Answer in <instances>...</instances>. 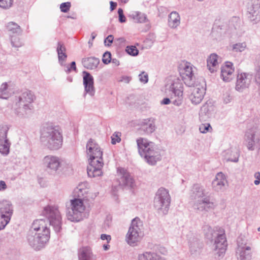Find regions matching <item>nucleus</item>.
I'll use <instances>...</instances> for the list:
<instances>
[{
  "label": "nucleus",
  "instance_id": "nucleus-1",
  "mask_svg": "<svg viewBox=\"0 0 260 260\" xmlns=\"http://www.w3.org/2000/svg\"><path fill=\"white\" fill-rule=\"evenodd\" d=\"M27 242L36 250L43 248L50 238V230L44 219L35 220L27 235Z\"/></svg>",
  "mask_w": 260,
  "mask_h": 260
},
{
  "label": "nucleus",
  "instance_id": "nucleus-2",
  "mask_svg": "<svg viewBox=\"0 0 260 260\" xmlns=\"http://www.w3.org/2000/svg\"><path fill=\"white\" fill-rule=\"evenodd\" d=\"M87 153L89 156V164L87 173L89 177H95L102 175L103 166V152L96 142L90 139L86 144Z\"/></svg>",
  "mask_w": 260,
  "mask_h": 260
},
{
  "label": "nucleus",
  "instance_id": "nucleus-3",
  "mask_svg": "<svg viewBox=\"0 0 260 260\" xmlns=\"http://www.w3.org/2000/svg\"><path fill=\"white\" fill-rule=\"evenodd\" d=\"M203 231L205 237L210 240L215 238L213 250L215 257L217 259L222 258L226 250L227 243L224 230L219 227L212 228L208 224L203 226Z\"/></svg>",
  "mask_w": 260,
  "mask_h": 260
},
{
  "label": "nucleus",
  "instance_id": "nucleus-4",
  "mask_svg": "<svg viewBox=\"0 0 260 260\" xmlns=\"http://www.w3.org/2000/svg\"><path fill=\"white\" fill-rule=\"evenodd\" d=\"M190 197L191 200H194L193 207L197 212H208L214 210L217 207L214 200L207 196L204 186L199 184L192 186Z\"/></svg>",
  "mask_w": 260,
  "mask_h": 260
},
{
  "label": "nucleus",
  "instance_id": "nucleus-5",
  "mask_svg": "<svg viewBox=\"0 0 260 260\" xmlns=\"http://www.w3.org/2000/svg\"><path fill=\"white\" fill-rule=\"evenodd\" d=\"M137 143L139 153L148 164L155 165L160 160V150L154 143L144 138H139L137 140Z\"/></svg>",
  "mask_w": 260,
  "mask_h": 260
},
{
  "label": "nucleus",
  "instance_id": "nucleus-6",
  "mask_svg": "<svg viewBox=\"0 0 260 260\" xmlns=\"http://www.w3.org/2000/svg\"><path fill=\"white\" fill-rule=\"evenodd\" d=\"M36 100V96L30 90H26L15 95L13 100L12 109L19 116L26 114L28 110H31L32 103Z\"/></svg>",
  "mask_w": 260,
  "mask_h": 260
},
{
  "label": "nucleus",
  "instance_id": "nucleus-7",
  "mask_svg": "<svg viewBox=\"0 0 260 260\" xmlns=\"http://www.w3.org/2000/svg\"><path fill=\"white\" fill-rule=\"evenodd\" d=\"M167 89L170 95V99L165 98L161 101V104L168 105L172 103L173 105L180 106L183 101V86L178 78H174L170 85H168Z\"/></svg>",
  "mask_w": 260,
  "mask_h": 260
},
{
  "label": "nucleus",
  "instance_id": "nucleus-8",
  "mask_svg": "<svg viewBox=\"0 0 260 260\" xmlns=\"http://www.w3.org/2000/svg\"><path fill=\"white\" fill-rule=\"evenodd\" d=\"M171 200L168 189L160 187L157 190L154 198L153 206L158 214L166 215L168 213Z\"/></svg>",
  "mask_w": 260,
  "mask_h": 260
},
{
  "label": "nucleus",
  "instance_id": "nucleus-9",
  "mask_svg": "<svg viewBox=\"0 0 260 260\" xmlns=\"http://www.w3.org/2000/svg\"><path fill=\"white\" fill-rule=\"evenodd\" d=\"M40 141L50 150H58L62 145V136L59 131H41Z\"/></svg>",
  "mask_w": 260,
  "mask_h": 260
},
{
  "label": "nucleus",
  "instance_id": "nucleus-10",
  "mask_svg": "<svg viewBox=\"0 0 260 260\" xmlns=\"http://www.w3.org/2000/svg\"><path fill=\"white\" fill-rule=\"evenodd\" d=\"M42 214L45 216L56 233L61 229L62 218L58 208L56 206H47L44 207Z\"/></svg>",
  "mask_w": 260,
  "mask_h": 260
},
{
  "label": "nucleus",
  "instance_id": "nucleus-11",
  "mask_svg": "<svg viewBox=\"0 0 260 260\" xmlns=\"http://www.w3.org/2000/svg\"><path fill=\"white\" fill-rule=\"evenodd\" d=\"M178 71L182 80L187 86H193L196 83L195 73L196 68L190 62H181L178 67Z\"/></svg>",
  "mask_w": 260,
  "mask_h": 260
},
{
  "label": "nucleus",
  "instance_id": "nucleus-12",
  "mask_svg": "<svg viewBox=\"0 0 260 260\" xmlns=\"http://www.w3.org/2000/svg\"><path fill=\"white\" fill-rule=\"evenodd\" d=\"M143 225V222L139 217H136L132 220L125 237V240L128 245L134 246L140 240Z\"/></svg>",
  "mask_w": 260,
  "mask_h": 260
},
{
  "label": "nucleus",
  "instance_id": "nucleus-13",
  "mask_svg": "<svg viewBox=\"0 0 260 260\" xmlns=\"http://www.w3.org/2000/svg\"><path fill=\"white\" fill-rule=\"evenodd\" d=\"M71 208L68 210L67 217L68 220L78 222L83 219L85 206L81 199H74L71 200Z\"/></svg>",
  "mask_w": 260,
  "mask_h": 260
},
{
  "label": "nucleus",
  "instance_id": "nucleus-14",
  "mask_svg": "<svg viewBox=\"0 0 260 260\" xmlns=\"http://www.w3.org/2000/svg\"><path fill=\"white\" fill-rule=\"evenodd\" d=\"M13 213V205L10 201H0V230H3L10 222Z\"/></svg>",
  "mask_w": 260,
  "mask_h": 260
},
{
  "label": "nucleus",
  "instance_id": "nucleus-15",
  "mask_svg": "<svg viewBox=\"0 0 260 260\" xmlns=\"http://www.w3.org/2000/svg\"><path fill=\"white\" fill-rule=\"evenodd\" d=\"M238 248L236 254L238 260H251L252 257L251 245L242 238L237 240Z\"/></svg>",
  "mask_w": 260,
  "mask_h": 260
},
{
  "label": "nucleus",
  "instance_id": "nucleus-16",
  "mask_svg": "<svg viewBox=\"0 0 260 260\" xmlns=\"http://www.w3.org/2000/svg\"><path fill=\"white\" fill-rule=\"evenodd\" d=\"M62 164L61 158L53 155H46L42 159L43 167L50 173H56L61 167Z\"/></svg>",
  "mask_w": 260,
  "mask_h": 260
},
{
  "label": "nucleus",
  "instance_id": "nucleus-17",
  "mask_svg": "<svg viewBox=\"0 0 260 260\" xmlns=\"http://www.w3.org/2000/svg\"><path fill=\"white\" fill-rule=\"evenodd\" d=\"M247 17L253 24L260 21V2L259 0H250L247 4Z\"/></svg>",
  "mask_w": 260,
  "mask_h": 260
},
{
  "label": "nucleus",
  "instance_id": "nucleus-18",
  "mask_svg": "<svg viewBox=\"0 0 260 260\" xmlns=\"http://www.w3.org/2000/svg\"><path fill=\"white\" fill-rule=\"evenodd\" d=\"M190 93L189 95V99L191 102L194 105L200 104L203 100L205 94V88L200 85L196 83L193 86H190Z\"/></svg>",
  "mask_w": 260,
  "mask_h": 260
},
{
  "label": "nucleus",
  "instance_id": "nucleus-19",
  "mask_svg": "<svg viewBox=\"0 0 260 260\" xmlns=\"http://www.w3.org/2000/svg\"><path fill=\"white\" fill-rule=\"evenodd\" d=\"M83 74L84 75L83 81L85 91L84 96L85 97L86 94H88L92 97L94 95L95 93V89L94 87L93 77L90 73L86 71H83Z\"/></svg>",
  "mask_w": 260,
  "mask_h": 260
},
{
  "label": "nucleus",
  "instance_id": "nucleus-20",
  "mask_svg": "<svg viewBox=\"0 0 260 260\" xmlns=\"http://www.w3.org/2000/svg\"><path fill=\"white\" fill-rule=\"evenodd\" d=\"M251 79L252 76L249 74L246 73L238 74L237 77L235 89L239 92H242L249 87Z\"/></svg>",
  "mask_w": 260,
  "mask_h": 260
},
{
  "label": "nucleus",
  "instance_id": "nucleus-21",
  "mask_svg": "<svg viewBox=\"0 0 260 260\" xmlns=\"http://www.w3.org/2000/svg\"><path fill=\"white\" fill-rule=\"evenodd\" d=\"M118 180L120 185L133 188L135 181L129 173L122 168L118 169Z\"/></svg>",
  "mask_w": 260,
  "mask_h": 260
},
{
  "label": "nucleus",
  "instance_id": "nucleus-22",
  "mask_svg": "<svg viewBox=\"0 0 260 260\" xmlns=\"http://www.w3.org/2000/svg\"><path fill=\"white\" fill-rule=\"evenodd\" d=\"M234 71L233 63L226 61L221 67V78L223 81L229 82L234 78Z\"/></svg>",
  "mask_w": 260,
  "mask_h": 260
},
{
  "label": "nucleus",
  "instance_id": "nucleus-23",
  "mask_svg": "<svg viewBox=\"0 0 260 260\" xmlns=\"http://www.w3.org/2000/svg\"><path fill=\"white\" fill-rule=\"evenodd\" d=\"M227 180L225 175L222 172L218 173L213 180L212 186L215 191H222L225 189Z\"/></svg>",
  "mask_w": 260,
  "mask_h": 260
},
{
  "label": "nucleus",
  "instance_id": "nucleus-24",
  "mask_svg": "<svg viewBox=\"0 0 260 260\" xmlns=\"http://www.w3.org/2000/svg\"><path fill=\"white\" fill-rule=\"evenodd\" d=\"M245 145L250 151H253L260 146L259 137L254 133H247L245 138Z\"/></svg>",
  "mask_w": 260,
  "mask_h": 260
},
{
  "label": "nucleus",
  "instance_id": "nucleus-25",
  "mask_svg": "<svg viewBox=\"0 0 260 260\" xmlns=\"http://www.w3.org/2000/svg\"><path fill=\"white\" fill-rule=\"evenodd\" d=\"M7 131H0V153L7 155L10 152L11 143L7 139Z\"/></svg>",
  "mask_w": 260,
  "mask_h": 260
},
{
  "label": "nucleus",
  "instance_id": "nucleus-26",
  "mask_svg": "<svg viewBox=\"0 0 260 260\" xmlns=\"http://www.w3.org/2000/svg\"><path fill=\"white\" fill-rule=\"evenodd\" d=\"M219 56L215 53H212L207 59V66L209 71L213 73L216 72L219 67Z\"/></svg>",
  "mask_w": 260,
  "mask_h": 260
},
{
  "label": "nucleus",
  "instance_id": "nucleus-27",
  "mask_svg": "<svg viewBox=\"0 0 260 260\" xmlns=\"http://www.w3.org/2000/svg\"><path fill=\"white\" fill-rule=\"evenodd\" d=\"M78 258L79 260H96V255L89 247H83L79 250Z\"/></svg>",
  "mask_w": 260,
  "mask_h": 260
},
{
  "label": "nucleus",
  "instance_id": "nucleus-28",
  "mask_svg": "<svg viewBox=\"0 0 260 260\" xmlns=\"http://www.w3.org/2000/svg\"><path fill=\"white\" fill-rule=\"evenodd\" d=\"M56 51L59 63L61 66H64V63L67 58V55L66 53V48L62 42H58L57 43Z\"/></svg>",
  "mask_w": 260,
  "mask_h": 260
},
{
  "label": "nucleus",
  "instance_id": "nucleus-29",
  "mask_svg": "<svg viewBox=\"0 0 260 260\" xmlns=\"http://www.w3.org/2000/svg\"><path fill=\"white\" fill-rule=\"evenodd\" d=\"M87 183L86 182L81 183L74 190L75 196L78 199H81L82 200L86 198V194L88 192V189L87 188Z\"/></svg>",
  "mask_w": 260,
  "mask_h": 260
},
{
  "label": "nucleus",
  "instance_id": "nucleus-30",
  "mask_svg": "<svg viewBox=\"0 0 260 260\" xmlns=\"http://www.w3.org/2000/svg\"><path fill=\"white\" fill-rule=\"evenodd\" d=\"M99 63V59L94 57L84 58L82 60V63L84 67L89 70L95 69Z\"/></svg>",
  "mask_w": 260,
  "mask_h": 260
},
{
  "label": "nucleus",
  "instance_id": "nucleus-31",
  "mask_svg": "<svg viewBox=\"0 0 260 260\" xmlns=\"http://www.w3.org/2000/svg\"><path fill=\"white\" fill-rule=\"evenodd\" d=\"M169 26L172 28H175L180 24V17L179 14L176 11L172 12L168 19Z\"/></svg>",
  "mask_w": 260,
  "mask_h": 260
},
{
  "label": "nucleus",
  "instance_id": "nucleus-32",
  "mask_svg": "<svg viewBox=\"0 0 260 260\" xmlns=\"http://www.w3.org/2000/svg\"><path fill=\"white\" fill-rule=\"evenodd\" d=\"M155 119L153 118H149L144 119L140 120L138 125L141 126V128L143 129L154 130L155 128Z\"/></svg>",
  "mask_w": 260,
  "mask_h": 260
},
{
  "label": "nucleus",
  "instance_id": "nucleus-33",
  "mask_svg": "<svg viewBox=\"0 0 260 260\" xmlns=\"http://www.w3.org/2000/svg\"><path fill=\"white\" fill-rule=\"evenodd\" d=\"M215 110L214 106L211 102H207L201 108L200 114L205 115L208 117H211Z\"/></svg>",
  "mask_w": 260,
  "mask_h": 260
},
{
  "label": "nucleus",
  "instance_id": "nucleus-34",
  "mask_svg": "<svg viewBox=\"0 0 260 260\" xmlns=\"http://www.w3.org/2000/svg\"><path fill=\"white\" fill-rule=\"evenodd\" d=\"M13 93L7 82L2 83L0 87V99H8Z\"/></svg>",
  "mask_w": 260,
  "mask_h": 260
},
{
  "label": "nucleus",
  "instance_id": "nucleus-35",
  "mask_svg": "<svg viewBox=\"0 0 260 260\" xmlns=\"http://www.w3.org/2000/svg\"><path fill=\"white\" fill-rule=\"evenodd\" d=\"M190 251L192 253L197 252L200 248V244L198 239L194 236L190 237L188 240Z\"/></svg>",
  "mask_w": 260,
  "mask_h": 260
},
{
  "label": "nucleus",
  "instance_id": "nucleus-36",
  "mask_svg": "<svg viewBox=\"0 0 260 260\" xmlns=\"http://www.w3.org/2000/svg\"><path fill=\"white\" fill-rule=\"evenodd\" d=\"M129 16L137 23H144L147 20L146 15L140 12H134Z\"/></svg>",
  "mask_w": 260,
  "mask_h": 260
},
{
  "label": "nucleus",
  "instance_id": "nucleus-37",
  "mask_svg": "<svg viewBox=\"0 0 260 260\" xmlns=\"http://www.w3.org/2000/svg\"><path fill=\"white\" fill-rule=\"evenodd\" d=\"M157 253L153 251H145L139 254L138 256V260H154Z\"/></svg>",
  "mask_w": 260,
  "mask_h": 260
},
{
  "label": "nucleus",
  "instance_id": "nucleus-38",
  "mask_svg": "<svg viewBox=\"0 0 260 260\" xmlns=\"http://www.w3.org/2000/svg\"><path fill=\"white\" fill-rule=\"evenodd\" d=\"M7 27L8 30L12 34L20 35L22 32L20 26L15 22H10L8 23Z\"/></svg>",
  "mask_w": 260,
  "mask_h": 260
},
{
  "label": "nucleus",
  "instance_id": "nucleus-39",
  "mask_svg": "<svg viewBox=\"0 0 260 260\" xmlns=\"http://www.w3.org/2000/svg\"><path fill=\"white\" fill-rule=\"evenodd\" d=\"M232 51L235 52H242L247 48L245 42H239L231 46Z\"/></svg>",
  "mask_w": 260,
  "mask_h": 260
},
{
  "label": "nucleus",
  "instance_id": "nucleus-40",
  "mask_svg": "<svg viewBox=\"0 0 260 260\" xmlns=\"http://www.w3.org/2000/svg\"><path fill=\"white\" fill-rule=\"evenodd\" d=\"M42 128L44 130H58L59 127L58 125H55L51 122H46L42 124Z\"/></svg>",
  "mask_w": 260,
  "mask_h": 260
},
{
  "label": "nucleus",
  "instance_id": "nucleus-41",
  "mask_svg": "<svg viewBox=\"0 0 260 260\" xmlns=\"http://www.w3.org/2000/svg\"><path fill=\"white\" fill-rule=\"evenodd\" d=\"M121 134L119 131L115 132L111 137V143L113 145L121 141Z\"/></svg>",
  "mask_w": 260,
  "mask_h": 260
},
{
  "label": "nucleus",
  "instance_id": "nucleus-42",
  "mask_svg": "<svg viewBox=\"0 0 260 260\" xmlns=\"http://www.w3.org/2000/svg\"><path fill=\"white\" fill-rule=\"evenodd\" d=\"M126 52L130 55L136 56L139 54V50L135 46H128L125 49Z\"/></svg>",
  "mask_w": 260,
  "mask_h": 260
},
{
  "label": "nucleus",
  "instance_id": "nucleus-43",
  "mask_svg": "<svg viewBox=\"0 0 260 260\" xmlns=\"http://www.w3.org/2000/svg\"><path fill=\"white\" fill-rule=\"evenodd\" d=\"M13 0H0V7L4 9H8L13 4Z\"/></svg>",
  "mask_w": 260,
  "mask_h": 260
},
{
  "label": "nucleus",
  "instance_id": "nucleus-44",
  "mask_svg": "<svg viewBox=\"0 0 260 260\" xmlns=\"http://www.w3.org/2000/svg\"><path fill=\"white\" fill-rule=\"evenodd\" d=\"M11 44L13 47L18 48L22 45V43L20 41L19 37L13 36L11 37Z\"/></svg>",
  "mask_w": 260,
  "mask_h": 260
},
{
  "label": "nucleus",
  "instance_id": "nucleus-45",
  "mask_svg": "<svg viewBox=\"0 0 260 260\" xmlns=\"http://www.w3.org/2000/svg\"><path fill=\"white\" fill-rule=\"evenodd\" d=\"M71 7V4L70 2H65L60 4V9L62 12L67 13L69 11Z\"/></svg>",
  "mask_w": 260,
  "mask_h": 260
},
{
  "label": "nucleus",
  "instance_id": "nucleus-46",
  "mask_svg": "<svg viewBox=\"0 0 260 260\" xmlns=\"http://www.w3.org/2000/svg\"><path fill=\"white\" fill-rule=\"evenodd\" d=\"M111 54L109 52H105L103 56L102 61L104 63L107 64L110 62L111 60Z\"/></svg>",
  "mask_w": 260,
  "mask_h": 260
},
{
  "label": "nucleus",
  "instance_id": "nucleus-47",
  "mask_svg": "<svg viewBox=\"0 0 260 260\" xmlns=\"http://www.w3.org/2000/svg\"><path fill=\"white\" fill-rule=\"evenodd\" d=\"M232 96L229 92H226L223 94L222 100L224 104H227L232 101Z\"/></svg>",
  "mask_w": 260,
  "mask_h": 260
},
{
  "label": "nucleus",
  "instance_id": "nucleus-48",
  "mask_svg": "<svg viewBox=\"0 0 260 260\" xmlns=\"http://www.w3.org/2000/svg\"><path fill=\"white\" fill-rule=\"evenodd\" d=\"M139 80L141 82L143 83H147L148 81V74L145 72H142L140 74H139Z\"/></svg>",
  "mask_w": 260,
  "mask_h": 260
},
{
  "label": "nucleus",
  "instance_id": "nucleus-49",
  "mask_svg": "<svg viewBox=\"0 0 260 260\" xmlns=\"http://www.w3.org/2000/svg\"><path fill=\"white\" fill-rule=\"evenodd\" d=\"M118 14L119 16V21L121 23H123L126 21V18L123 14V10L121 8H119L118 10Z\"/></svg>",
  "mask_w": 260,
  "mask_h": 260
},
{
  "label": "nucleus",
  "instance_id": "nucleus-50",
  "mask_svg": "<svg viewBox=\"0 0 260 260\" xmlns=\"http://www.w3.org/2000/svg\"><path fill=\"white\" fill-rule=\"evenodd\" d=\"M255 81L258 86V94L260 95V69L258 70L256 74Z\"/></svg>",
  "mask_w": 260,
  "mask_h": 260
},
{
  "label": "nucleus",
  "instance_id": "nucleus-51",
  "mask_svg": "<svg viewBox=\"0 0 260 260\" xmlns=\"http://www.w3.org/2000/svg\"><path fill=\"white\" fill-rule=\"evenodd\" d=\"M114 37L112 35H109L105 40L104 43L105 46H110L113 42Z\"/></svg>",
  "mask_w": 260,
  "mask_h": 260
},
{
  "label": "nucleus",
  "instance_id": "nucleus-52",
  "mask_svg": "<svg viewBox=\"0 0 260 260\" xmlns=\"http://www.w3.org/2000/svg\"><path fill=\"white\" fill-rule=\"evenodd\" d=\"M71 70L74 71L76 70V63L75 61H72L70 64V67L67 66V69L65 70L66 72L69 73L71 72Z\"/></svg>",
  "mask_w": 260,
  "mask_h": 260
},
{
  "label": "nucleus",
  "instance_id": "nucleus-53",
  "mask_svg": "<svg viewBox=\"0 0 260 260\" xmlns=\"http://www.w3.org/2000/svg\"><path fill=\"white\" fill-rule=\"evenodd\" d=\"M210 128H211V126L209 123H202L200 125L199 130H209Z\"/></svg>",
  "mask_w": 260,
  "mask_h": 260
},
{
  "label": "nucleus",
  "instance_id": "nucleus-54",
  "mask_svg": "<svg viewBox=\"0 0 260 260\" xmlns=\"http://www.w3.org/2000/svg\"><path fill=\"white\" fill-rule=\"evenodd\" d=\"M7 188V185L4 181L0 180V191H3Z\"/></svg>",
  "mask_w": 260,
  "mask_h": 260
},
{
  "label": "nucleus",
  "instance_id": "nucleus-55",
  "mask_svg": "<svg viewBox=\"0 0 260 260\" xmlns=\"http://www.w3.org/2000/svg\"><path fill=\"white\" fill-rule=\"evenodd\" d=\"M101 239L103 240H106L107 242L109 243L111 239V236L107 234H102L101 235Z\"/></svg>",
  "mask_w": 260,
  "mask_h": 260
},
{
  "label": "nucleus",
  "instance_id": "nucleus-56",
  "mask_svg": "<svg viewBox=\"0 0 260 260\" xmlns=\"http://www.w3.org/2000/svg\"><path fill=\"white\" fill-rule=\"evenodd\" d=\"M254 177L258 180H255L254 182L255 185H258L260 183V173L257 172L254 174Z\"/></svg>",
  "mask_w": 260,
  "mask_h": 260
},
{
  "label": "nucleus",
  "instance_id": "nucleus-57",
  "mask_svg": "<svg viewBox=\"0 0 260 260\" xmlns=\"http://www.w3.org/2000/svg\"><path fill=\"white\" fill-rule=\"evenodd\" d=\"M131 80V78L128 76H123L120 80V82H124L126 83H128Z\"/></svg>",
  "mask_w": 260,
  "mask_h": 260
},
{
  "label": "nucleus",
  "instance_id": "nucleus-58",
  "mask_svg": "<svg viewBox=\"0 0 260 260\" xmlns=\"http://www.w3.org/2000/svg\"><path fill=\"white\" fill-rule=\"evenodd\" d=\"M110 10L112 11L114 10L115 9V8L116 7L117 3L115 2L111 1L110 2Z\"/></svg>",
  "mask_w": 260,
  "mask_h": 260
},
{
  "label": "nucleus",
  "instance_id": "nucleus-59",
  "mask_svg": "<svg viewBox=\"0 0 260 260\" xmlns=\"http://www.w3.org/2000/svg\"><path fill=\"white\" fill-rule=\"evenodd\" d=\"M239 160V155L237 154V156L234 158H229L227 159L228 161H232L234 162H237Z\"/></svg>",
  "mask_w": 260,
  "mask_h": 260
},
{
  "label": "nucleus",
  "instance_id": "nucleus-60",
  "mask_svg": "<svg viewBox=\"0 0 260 260\" xmlns=\"http://www.w3.org/2000/svg\"><path fill=\"white\" fill-rule=\"evenodd\" d=\"M154 260H167L166 258L157 254Z\"/></svg>",
  "mask_w": 260,
  "mask_h": 260
},
{
  "label": "nucleus",
  "instance_id": "nucleus-61",
  "mask_svg": "<svg viewBox=\"0 0 260 260\" xmlns=\"http://www.w3.org/2000/svg\"><path fill=\"white\" fill-rule=\"evenodd\" d=\"M112 62L113 63H115L116 66H118L119 64V61L117 60L116 59H113L112 60Z\"/></svg>",
  "mask_w": 260,
  "mask_h": 260
},
{
  "label": "nucleus",
  "instance_id": "nucleus-62",
  "mask_svg": "<svg viewBox=\"0 0 260 260\" xmlns=\"http://www.w3.org/2000/svg\"><path fill=\"white\" fill-rule=\"evenodd\" d=\"M96 36V34L95 32H92L91 35V40H92V41H93Z\"/></svg>",
  "mask_w": 260,
  "mask_h": 260
},
{
  "label": "nucleus",
  "instance_id": "nucleus-63",
  "mask_svg": "<svg viewBox=\"0 0 260 260\" xmlns=\"http://www.w3.org/2000/svg\"><path fill=\"white\" fill-rule=\"evenodd\" d=\"M103 248L105 250H107L109 249L110 245H104Z\"/></svg>",
  "mask_w": 260,
  "mask_h": 260
},
{
  "label": "nucleus",
  "instance_id": "nucleus-64",
  "mask_svg": "<svg viewBox=\"0 0 260 260\" xmlns=\"http://www.w3.org/2000/svg\"><path fill=\"white\" fill-rule=\"evenodd\" d=\"M2 128L3 129V130H8L9 129V127L7 125H5L4 126H3Z\"/></svg>",
  "mask_w": 260,
  "mask_h": 260
}]
</instances>
